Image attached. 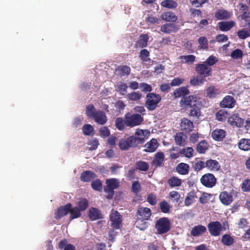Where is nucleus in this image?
<instances>
[{
	"label": "nucleus",
	"mask_w": 250,
	"mask_h": 250,
	"mask_svg": "<svg viewBox=\"0 0 250 250\" xmlns=\"http://www.w3.org/2000/svg\"><path fill=\"white\" fill-rule=\"evenodd\" d=\"M206 231L207 228L206 227L202 225H198L192 228L190 231V234L194 237L199 236L204 234Z\"/></svg>",
	"instance_id": "nucleus-25"
},
{
	"label": "nucleus",
	"mask_w": 250,
	"mask_h": 250,
	"mask_svg": "<svg viewBox=\"0 0 250 250\" xmlns=\"http://www.w3.org/2000/svg\"><path fill=\"white\" fill-rule=\"evenodd\" d=\"M221 242L224 245L230 246L233 244L234 243V240L230 235L229 234H225L222 237Z\"/></svg>",
	"instance_id": "nucleus-41"
},
{
	"label": "nucleus",
	"mask_w": 250,
	"mask_h": 250,
	"mask_svg": "<svg viewBox=\"0 0 250 250\" xmlns=\"http://www.w3.org/2000/svg\"><path fill=\"white\" fill-rule=\"evenodd\" d=\"M235 22L230 21L229 22L221 21L218 23L219 29L222 31H228L235 25Z\"/></svg>",
	"instance_id": "nucleus-33"
},
{
	"label": "nucleus",
	"mask_w": 250,
	"mask_h": 250,
	"mask_svg": "<svg viewBox=\"0 0 250 250\" xmlns=\"http://www.w3.org/2000/svg\"><path fill=\"white\" fill-rule=\"evenodd\" d=\"M116 71L118 72V74L121 76L128 75L130 73V68L129 66L126 65H122L119 66L116 69Z\"/></svg>",
	"instance_id": "nucleus-39"
},
{
	"label": "nucleus",
	"mask_w": 250,
	"mask_h": 250,
	"mask_svg": "<svg viewBox=\"0 0 250 250\" xmlns=\"http://www.w3.org/2000/svg\"><path fill=\"white\" fill-rule=\"evenodd\" d=\"M83 131L84 135L90 136L94 133V128L90 124H85L83 127Z\"/></svg>",
	"instance_id": "nucleus-58"
},
{
	"label": "nucleus",
	"mask_w": 250,
	"mask_h": 250,
	"mask_svg": "<svg viewBox=\"0 0 250 250\" xmlns=\"http://www.w3.org/2000/svg\"><path fill=\"white\" fill-rule=\"evenodd\" d=\"M196 73L202 77L210 76L212 74V69L206 65V63H197L195 67Z\"/></svg>",
	"instance_id": "nucleus-9"
},
{
	"label": "nucleus",
	"mask_w": 250,
	"mask_h": 250,
	"mask_svg": "<svg viewBox=\"0 0 250 250\" xmlns=\"http://www.w3.org/2000/svg\"><path fill=\"white\" fill-rule=\"evenodd\" d=\"M88 215L91 221H95L103 218L101 210L93 207L89 209Z\"/></svg>",
	"instance_id": "nucleus-21"
},
{
	"label": "nucleus",
	"mask_w": 250,
	"mask_h": 250,
	"mask_svg": "<svg viewBox=\"0 0 250 250\" xmlns=\"http://www.w3.org/2000/svg\"><path fill=\"white\" fill-rule=\"evenodd\" d=\"M229 14L226 10H219L215 14V17L219 20L227 19L229 18Z\"/></svg>",
	"instance_id": "nucleus-47"
},
{
	"label": "nucleus",
	"mask_w": 250,
	"mask_h": 250,
	"mask_svg": "<svg viewBox=\"0 0 250 250\" xmlns=\"http://www.w3.org/2000/svg\"><path fill=\"white\" fill-rule=\"evenodd\" d=\"M119 147L122 150H126L130 147H135L136 144H134L131 136L127 138L124 137L120 140Z\"/></svg>",
	"instance_id": "nucleus-12"
},
{
	"label": "nucleus",
	"mask_w": 250,
	"mask_h": 250,
	"mask_svg": "<svg viewBox=\"0 0 250 250\" xmlns=\"http://www.w3.org/2000/svg\"><path fill=\"white\" fill-rule=\"evenodd\" d=\"M200 182L204 187L212 188L216 184L217 179L213 174L207 173L202 176Z\"/></svg>",
	"instance_id": "nucleus-6"
},
{
	"label": "nucleus",
	"mask_w": 250,
	"mask_h": 250,
	"mask_svg": "<svg viewBox=\"0 0 250 250\" xmlns=\"http://www.w3.org/2000/svg\"><path fill=\"white\" fill-rule=\"evenodd\" d=\"M195 56L193 55H182L179 57V59L181 61L184 60L185 62L182 63H187L188 64H192L195 60Z\"/></svg>",
	"instance_id": "nucleus-53"
},
{
	"label": "nucleus",
	"mask_w": 250,
	"mask_h": 250,
	"mask_svg": "<svg viewBox=\"0 0 250 250\" xmlns=\"http://www.w3.org/2000/svg\"><path fill=\"white\" fill-rule=\"evenodd\" d=\"M97 177L96 174L93 171L86 170L83 171L80 176V180L83 182H89Z\"/></svg>",
	"instance_id": "nucleus-20"
},
{
	"label": "nucleus",
	"mask_w": 250,
	"mask_h": 250,
	"mask_svg": "<svg viewBox=\"0 0 250 250\" xmlns=\"http://www.w3.org/2000/svg\"><path fill=\"white\" fill-rule=\"evenodd\" d=\"M221 202L225 205H230L233 201V197L231 193L226 191L222 192L219 195Z\"/></svg>",
	"instance_id": "nucleus-22"
},
{
	"label": "nucleus",
	"mask_w": 250,
	"mask_h": 250,
	"mask_svg": "<svg viewBox=\"0 0 250 250\" xmlns=\"http://www.w3.org/2000/svg\"><path fill=\"white\" fill-rule=\"evenodd\" d=\"M148 36L147 34L141 35L137 42V45L140 48H144L147 46L148 41Z\"/></svg>",
	"instance_id": "nucleus-37"
},
{
	"label": "nucleus",
	"mask_w": 250,
	"mask_h": 250,
	"mask_svg": "<svg viewBox=\"0 0 250 250\" xmlns=\"http://www.w3.org/2000/svg\"><path fill=\"white\" fill-rule=\"evenodd\" d=\"M159 208L163 213H168L170 212L171 207L166 200H163L160 203Z\"/></svg>",
	"instance_id": "nucleus-49"
},
{
	"label": "nucleus",
	"mask_w": 250,
	"mask_h": 250,
	"mask_svg": "<svg viewBox=\"0 0 250 250\" xmlns=\"http://www.w3.org/2000/svg\"><path fill=\"white\" fill-rule=\"evenodd\" d=\"M199 44L198 47L202 50H207L208 48V42L207 38L205 37H200L198 39Z\"/></svg>",
	"instance_id": "nucleus-50"
},
{
	"label": "nucleus",
	"mask_w": 250,
	"mask_h": 250,
	"mask_svg": "<svg viewBox=\"0 0 250 250\" xmlns=\"http://www.w3.org/2000/svg\"><path fill=\"white\" fill-rule=\"evenodd\" d=\"M149 56V52L146 49H143L140 51L139 57L143 62H147L150 61Z\"/></svg>",
	"instance_id": "nucleus-51"
},
{
	"label": "nucleus",
	"mask_w": 250,
	"mask_h": 250,
	"mask_svg": "<svg viewBox=\"0 0 250 250\" xmlns=\"http://www.w3.org/2000/svg\"><path fill=\"white\" fill-rule=\"evenodd\" d=\"M81 211H82L80 210V208L77 207H75L72 208V205L71 204L70 211H69V213H70V220H73L81 217L82 215Z\"/></svg>",
	"instance_id": "nucleus-38"
},
{
	"label": "nucleus",
	"mask_w": 250,
	"mask_h": 250,
	"mask_svg": "<svg viewBox=\"0 0 250 250\" xmlns=\"http://www.w3.org/2000/svg\"><path fill=\"white\" fill-rule=\"evenodd\" d=\"M145 219L138 217L135 222L136 227L140 230H145L148 227L147 223Z\"/></svg>",
	"instance_id": "nucleus-46"
},
{
	"label": "nucleus",
	"mask_w": 250,
	"mask_h": 250,
	"mask_svg": "<svg viewBox=\"0 0 250 250\" xmlns=\"http://www.w3.org/2000/svg\"><path fill=\"white\" fill-rule=\"evenodd\" d=\"M205 167H206L205 163L200 160L196 162L193 166V169L195 171H199Z\"/></svg>",
	"instance_id": "nucleus-62"
},
{
	"label": "nucleus",
	"mask_w": 250,
	"mask_h": 250,
	"mask_svg": "<svg viewBox=\"0 0 250 250\" xmlns=\"http://www.w3.org/2000/svg\"><path fill=\"white\" fill-rule=\"evenodd\" d=\"M135 167L137 169L146 171L148 169L149 165L146 162L140 160L136 162Z\"/></svg>",
	"instance_id": "nucleus-45"
},
{
	"label": "nucleus",
	"mask_w": 250,
	"mask_h": 250,
	"mask_svg": "<svg viewBox=\"0 0 250 250\" xmlns=\"http://www.w3.org/2000/svg\"><path fill=\"white\" fill-rule=\"evenodd\" d=\"M140 88L142 91L145 93H151L150 92L152 90V87L151 85L146 83H140Z\"/></svg>",
	"instance_id": "nucleus-63"
},
{
	"label": "nucleus",
	"mask_w": 250,
	"mask_h": 250,
	"mask_svg": "<svg viewBox=\"0 0 250 250\" xmlns=\"http://www.w3.org/2000/svg\"><path fill=\"white\" fill-rule=\"evenodd\" d=\"M155 229L158 234H163L168 232L171 229V223L168 218L162 217L156 222Z\"/></svg>",
	"instance_id": "nucleus-2"
},
{
	"label": "nucleus",
	"mask_w": 250,
	"mask_h": 250,
	"mask_svg": "<svg viewBox=\"0 0 250 250\" xmlns=\"http://www.w3.org/2000/svg\"><path fill=\"white\" fill-rule=\"evenodd\" d=\"M237 35L240 39L244 40L250 37V32L245 29H242L238 31Z\"/></svg>",
	"instance_id": "nucleus-61"
},
{
	"label": "nucleus",
	"mask_w": 250,
	"mask_h": 250,
	"mask_svg": "<svg viewBox=\"0 0 250 250\" xmlns=\"http://www.w3.org/2000/svg\"><path fill=\"white\" fill-rule=\"evenodd\" d=\"M206 82H207V80L204 77L196 76L192 77L190 80V84L192 86L200 85Z\"/></svg>",
	"instance_id": "nucleus-35"
},
{
	"label": "nucleus",
	"mask_w": 250,
	"mask_h": 250,
	"mask_svg": "<svg viewBox=\"0 0 250 250\" xmlns=\"http://www.w3.org/2000/svg\"><path fill=\"white\" fill-rule=\"evenodd\" d=\"M197 197L194 191L189 192L187 195L185 200V205L187 206L190 205Z\"/></svg>",
	"instance_id": "nucleus-42"
},
{
	"label": "nucleus",
	"mask_w": 250,
	"mask_h": 250,
	"mask_svg": "<svg viewBox=\"0 0 250 250\" xmlns=\"http://www.w3.org/2000/svg\"><path fill=\"white\" fill-rule=\"evenodd\" d=\"M137 214L140 216L139 218L149 220L151 216V211L149 208L139 206L137 211Z\"/></svg>",
	"instance_id": "nucleus-14"
},
{
	"label": "nucleus",
	"mask_w": 250,
	"mask_h": 250,
	"mask_svg": "<svg viewBox=\"0 0 250 250\" xmlns=\"http://www.w3.org/2000/svg\"><path fill=\"white\" fill-rule=\"evenodd\" d=\"M149 134V131L147 130H143L141 129H137L135 133V135L131 136L132 140L136 144V147L140 144H143L145 141L146 136Z\"/></svg>",
	"instance_id": "nucleus-8"
},
{
	"label": "nucleus",
	"mask_w": 250,
	"mask_h": 250,
	"mask_svg": "<svg viewBox=\"0 0 250 250\" xmlns=\"http://www.w3.org/2000/svg\"><path fill=\"white\" fill-rule=\"evenodd\" d=\"M229 114L224 109H220L216 113V119L219 121H225L228 118Z\"/></svg>",
	"instance_id": "nucleus-43"
},
{
	"label": "nucleus",
	"mask_w": 250,
	"mask_h": 250,
	"mask_svg": "<svg viewBox=\"0 0 250 250\" xmlns=\"http://www.w3.org/2000/svg\"><path fill=\"white\" fill-rule=\"evenodd\" d=\"M169 185L171 187H178L181 184V180L177 177L173 176L168 180Z\"/></svg>",
	"instance_id": "nucleus-57"
},
{
	"label": "nucleus",
	"mask_w": 250,
	"mask_h": 250,
	"mask_svg": "<svg viewBox=\"0 0 250 250\" xmlns=\"http://www.w3.org/2000/svg\"><path fill=\"white\" fill-rule=\"evenodd\" d=\"M201 102L198 101L195 95H189L182 98L180 101L181 106L187 109L193 106L194 104H198Z\"/></svg>",
	"instance_id": "nucleus-7"
},
{
	"label": "nucleus",
	"mask_w": 250,
	"mask_h": 250,
	"mask_svg": "<svg viewBox=\"0 0 250 250\" xmlns=\"http://www.w3.org/2000/svg\"><path fill=\"white\" fill-rule=\"evenodd\" d=\"M158 146V143L156 139H152L145 145L146 148L144 151L148 152H154Z\"/></svg>",
	"instance_id": "nucleus-26"
},
{
	"label": "nucleus",
	"mask_w": 250,
	"mask_h": 250,
	"mask_svg": "<svg viewBox=\"0 0 250 250\" xmlns=\"http://www.w3.org/2000/svg\"><path fill=\"white\" fill-rule=\"evenodd\" d=\"M161 18L163 20L167 21L174 22L177 20V16L172 12H167L163 13L161 16Z\"/></svg>",
	"instance_id": "nucleus-34"
},
{
	"label": "nucleus",
	"mask_w": 250,
	"mask_h": 250,
	"mask_svg": "<svg viewBox=\"0 0 250 250\" xmlns=\"http://www.w3.org/2000/svg\"><path fill=\"white\" fill-rule=\"evenodd\" d=\"M92 188L96 191H101L102 190V183L100 179H97L93 181L91 184Z\"/></svg>",
	"instance_id": "nucleus-59"
},
{
	"label": "nucleus",
	"mask_w": 250,
	"mask_h": 250,
	"mask_svg": "<svg viewBox=\"0 0 250 250\" xmlns=\"http://www.w3.org/2000/svg\"><path fill=\"white\" fill-rule=\"evenodd\" d=\"M126 126L133 127L141 125L144 121L143 117L139 114H131L127 112L125 114Z\"/></svg>",
	"instance_id": "nucleus-3"
},
{
	"label": "nucleus",
	"mask_w": 250,
	"mask_h": 250,
	"mask_svg": "<svg viewBox=\"0 0 250 250\" xmlns=\"http://www.w3.org/2000/svg\"><path fill=\"white\" fill-rule=\"evenodd\" d=\"M97 111L93 104H89L85 108V113L91 119L93 118Z\"/></svg>",
	"instance_id": "nucleus-52"
},
{
	"label": "nucleus",
	"mask_w": 250,
	"mask_h": 250,
	"mask_svg": "<svg viewBox=\"0 0 250 250\" xmlns=\"http://www.w3.org/2000/svg\"><path fill=\"white\" fill-rule=\"evenodd\" d=\"M186 136L183 132L177 133L174 136V140L177 145L184 146L186 145Z\"/></svg>",
	"instance_id": "nucleus-32"
},
{
	"label": "nucleus",
	"mask_w": 250,
	"mask_h": 250,
	"mask_svg": "<svg viewBox=\"0 0 250 250\" xmlns=\"http://www.w3.org/2000/svg\"><path fill=\"white\" fill-rule=\"evenodd\" d=\"M228 122L233 126L241 127L244 124V119L237 114H233L229 117Z\"/></svg>",
	"instance_id": "nucleus-18"
},
{
	"label": "nucleus",
	"mask_w": 250,
	"mask_h": 250,
	"mask_svg": "<svg viewBox=\"0 0 250 250\" xmlns=\"http://www.w3.org/2000/svg\"><path fill=\"white\" fill-rule=\"evenodd\" d=\"M92 119H94L98 124L101 125H104L107 121V118L105 112L100 110L97 111Z\"/></svg>",
	"instance_id": "nucleus-17"
},
{
	"label": "nucleus",
	"mask_w": 250,
	"mask_h": 250,
	"mask_svg": "<svg viewBox=\"0 0 250 250\" xmlns=\"http://www.w3.org/2000/svg\"><path fill=\"white\" fill-rule=\"evenodd\" d=\"M111 227L114 229H119L122 225V217L117 211L112 212L110 215Z\"/></svg>",
	"instance_id": "nucleus-10"
},
{
	"label": "nucleus",
	"mask_w": 250,
	"mask_h": 250,
	"mask_svg": "<svg viewBox=\"0 0 250 250\" xmlns=\"http://www.w3.org/2000/svg\"><path fill=\"white\" fill-rule=\"evenodd\" d=\"M202 104L201 102L198 104H194L193 106L188 109V115L193 119L198 120L202 115L201 112Z\"/></svg>",
	"instance_id": "nucleus-11"
},
{
	"label": "nucleus",
	"mask_w": 250,
	"mask_h": 250,
	"mask_svg": "<svg viewBox=\"0 0 250 250\" xmlns=\"http://www.w3.org/2000/svg\"><path fill=\"white\" fill-rule=\"evenodd\" d=\"M164 161V153L162 152H158L155 154L154 158L152 161V164L155 167H159L161 166Z\"/></svg>",
	"instance_id": "nucleus-27"
},
{
	"label": "nucleus",
	"mask_w": 250,
	"mask_h": 250,
	"mask_svg": "<svg viewBox=\"0 0 250 250\" xmlns=\"http://www.w3.org/2000/svg\"><path fill=\"white\" fill-rule=\"evenodd\" d=\"M116 127L120 131H123L125 128L126 125L125 116H124V119L122 117H118L115 122Z\"/></svg>",
	"instance_id": "nucleus-40"
},
{
	"label": "nucleus",
	"mask_w": 250,
	"mask_h": 250,
	"mask_svg": "<svg viewBox=\"0 0 250 250\" xmlns=\"http://www.w3.org/2000/svg\"><path fill=\"white\" fill-rule=\"evenodd\" d=\"M142 98V94L139 91L132 92L128 93L126 95V98L128 101H137L140 100Z\"/></svg>",
	"instance_id": "nucleus-48"
},
{
	"label": "nucleus",
	"mask_w": 250,
	"mask_h": 250,
	"mask_svg": "<svg viewBox=\"0 0 250 250\" xmlns=\"http://www.w3.org/2000/svg\"><path fill=\"white\" fill-rule=\"evenodd\" d=\"M193 149L191 147H187L185 148L180 149V153L188 158H190L193 156Z\"/></svg>",
	"instance_id": "nucleus-55"
},
{
	"label": "nucleus",
	"mask_w": 250,
	"mask_h": 250,
	"mask_svg": "<svg viewBox=\"0 0 250 250\" xmlns=\"http://www.w3.org/2000/svg\"><path fill=\"white\" fill-rule=\"evenodd\" d=\"M208 228L210 235L214 237L219 236L222 231L226 229L225 224L223 226L221 223L217 221L209 222L208 225Z\"/></svg>",
	"instance_id": "nucleus-5"
},
{
	"label": "nucleus",
	"mask_w": 250,
	"mask_h": 250,
	"mask_svg": "<svg viewBox=\"0 0 250 250\" xmlns=\"http://www.w3.org/2000/svg\"><path fill=\"white\" fill-rule=\"evenodd\" d=\"M239 148L244 151L250 150V139H241L238 144Z\"/></svg>",
	"instance_id": "nucleus-36"
},
{
	"label": "nucleus",
	"mask_w": 250,
	"mask_h": 250,
	"mask_svg": "<svg viewBox=\"0 0 250 250\" xmlns=\"http://www.w3.org/2000/svg\"><path fill=\"white\" fill-rule=\"evenodd\" d=\"M161 5L168 8H175L177 3L172 0H164L161 2Z\"/></svg>",
	"instance_id": "nucleus-56"
},
{
	"label": "nucleus",
	"mask_w": 250,
	"mask_h": 250,
	"mask_svg": "<svg viewBox=\"0 0 250 250\" xmlns=\"http://www.w3.org/2000/svg\"><path fill=\"white\" fill-rule=\"evenodd\" d=\"M117 89L122 95H125L127 93L128 86L124 83H121L117 85Z\"/></svg>",
	"instance_id": "nucleus-64"
},
{
	"label": "nucleus",
	"mask_w": 250,
	"mask_h": 250,
	"mask_svg": "<svg viewBox=\"0 0 250 250\" xmlns=\"http://www.w3.org/2000/svg\"><path fill=\"white\" fill-rule=\"evenodd\" d=\"M180 126L181 130L185 131L186 133L190 132L194 128L193 122L186 118L181 120Z\"/></svg>",
	"instance_id": "nucleus-19"
},
{
	"label": "nucleus",
	"mask_w": 250,
	"mask_h": 250,
	"mask_svg": "<svg viewBox=\"0 0 250 250\" xmlns=\"http://www.w3.org/2000/svg\"><path fill=\"white\" fill-rule=\"evenodd\" d=\"M77 206V207L79 208L82 211H84L88 206V202L85 198L82 199L78 202Z\"/></svg>",
	"instance_id": "nucleus-60"
},
{
	"label": "nucleus",
	"mask_w": 250,
	"mask_h": 250,
	"mask_svg": "<svg viewBox=\"0 0 250 250\" xmlns=\"http://www.w3.org/2000/svg\"><path fill=\"white\" fill-rule=\"evenodd\" d=\"M238 7L239 8V13L240 14L239 16L241 17V19L247 21L248 19L250 17V12L249 11V6L243 3H240Z\"/></svg>",
	"instance_id": "nucleus-15"
},
{
	"label": "nucleus",
	"mask_w": 250,
	"mask_h": 250,
	"mask_svg": "<svg viewBox=\"0 0 250 250\" xmlns=\"http://www.w3.org/2000/svg\"><path fill=\"white\" fill-rule=\"evenodd\" d=\"M226 136V132L222 129H215L211 133V136L216 141L222 140Z\"/></svg>",
	"instance_id": "nucleus-30"
},
{
	"label": "nucleus",
	"mask_w": 250,
	"mask_h": 250,
	"mask_svg": "<svg viewBox=\"0 0 250 250\" xmlns=\"http://www.w3.org/2000/svg\"><path fill=\"white\" fill-rule=\"evenodd\" d=\"M189 93V91L187 87H181L175 89L173 92L174 98L186 97Z\"/></svg>",
	"instance_id": "nucleus-29"
},
{
	"label": "nucleus",
	"mask_w": 250,
	"mask_h": 250,
	"mask_svg": "<svg viewBox=\"0 0 250 250\" xmlns=\"http://www.w3.org/2000/svg\"><path fill=\"white\" fill-rule=\"evenodd\" d=\"M170 158L172 159H176L179 157L181 154L180 153V149L178 147H173L169 149Z\"/></svg>",
	"instance_id": "nucleus-54"
},
{
	"label": "nucleus",
	"mask_w": 250,
	"mask_h": 250,
	"mask_svg": "<svg viewBox=\"0 0 250 250\" xmlns=\"http://www.w3.org/2000/svg\"><path fill=\"white\" fill-rule=\"evenodd\" d=\"M208 144L205 140L201 141L197 145V151L199 153H204L208 149Z\"/></svg>",
	"instance_id": "nucleus-44"
},
{
	"label": "nucleus",
	"mask_w": 250,
	"mask_h": 250,
	"mask_svg": "<svg viewBox=\"0 0 250 250\" xmlns=\"http://www.w3.org/2000/svg\"><path fill=\"white\" fill-rule=\"evenodd\" d=\"M70 207L71 204L67 203L64 206L59 207L55 212V218L56 219L59 220L67 215L70 211Z\"/></svg>",
	"instance_id": "nucleus-13"
},
{
	"label": "nucleus",
	"mask_w": 250,
	"mask_h": 250,
	"mask_svg": "<svg viewBox=\"0 0 250 250\" xmlns=\"http://www.w3.org/2000/svg\"><path fill=\"white\" fill-rule=\"evenodd\" d=\"M161 31L166 34L175 33L178 30V28L174 23H167L163 25L161 27Z\"/></svg>",
	"instance_id": "nucleus-24"
},
{
	"label": "nucleus",
	"mask_w": 250,
	"mask_h": 250,
	"mask_svg": "<svg viewBox=\"0 0 250 250\" xmlns=\"http://www.w3.org/2000/svg\"><path fill=\"white\" fill-rule=\"evenodd\" d=\"M207 96L209 98H214L221 93L220 89L214 86H210L206 89Z\"/></svg>",
	"instance_id": "nucleus-31"
},
{
	"label": "nucleus",
	"mask_w": 250,
	"mask_h": 250,
	"mask_svg": "<svg viewBox=\"0 0 250 250\" xmlns=\"http://www.w3.org/2000/svg\"><path fill=\"white\" fill-rule=\"evenodd\" d=\"M106 184L104 191L107 194V198L111 199L114 194V189L119 187L120 182L117 179L111 178L106 180Z\"/></svg>",
	"instance_id": "nucleus-4"
},
{
	"label": "nucleus",
	"mask_w": 250,
	"mask_h": 250,
	"mask_svg": "<svg viewBox=\"0 0 250 250\" xmlns=\"http://www.w3.org/2000/svg\"><path fill=\"white\" fill-rule=\"evenodd\" d=\"M177 172L181 175H187L189 173V166L184 163H180L176 167Z\"/></svg>",
	"instance_id": "nucleus-28"
},
{
	"label": "nucleus",
	"mask_w": 250,
	"mask_h": 250,
	"mask_svg": "<svg viewBox=\"0 0 250 250\" xmlns=\"http://www.w3.org/2000/svg\"><path fill=\"white\" fill-rule=\"evenodd\" d=\"M205 166L209 170L211 171H217L220 169V165L219 162L213 159L208 160L205 162Z\"/></svg>",
	"instance_id": "nucleus-23"
},
{
	"label": "nucleus",
	"mask_w": 250,
	"mask_h": 250,
	"mask_svg": "<svg viewBox=\"0 0 250 250\" xmlns=\"http://www.w3.org/2000/svg\"><path fill=\"white\" fill-rule=\"evenodd\" d=\"M161 96L155 93H148L146 94L145 105L149 111L154 110L161 102Z\"/></svg>",
	"instance_id": "nucleus-1"
},
{
	"label": "nucleus",
	"mask_w": 250,
	"mask_h": 250,
	"mask_svg": "<svg viewBox=\"0 0 250 250\" xmlns=\"http://www.w3.org/2000/svg\"><path fill=\"white\" fill-rule=\"evenodd\" d=\"M236 104V101L231 96L227 95L225 96L220 102V105L222 107L232 108Z\"/></svg>",
	"instance_id": "nucleus-16"
}]
</instances>
